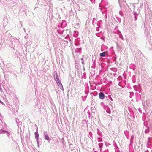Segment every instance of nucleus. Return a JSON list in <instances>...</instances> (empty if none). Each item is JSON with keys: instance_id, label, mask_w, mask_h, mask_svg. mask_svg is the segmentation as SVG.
<instances>
[{"instance_id": "6", "label": "nucleus", "mask_w": 152, "mask_h": 152, "mask_svg": "<svg viewBox=\"0 0 152 152\" xmlns=\"http://www.w3.org/2000/svg\"><path fill=\"white\" fill-rule=\"evenodd\" d=\"M0 102H1V103L3 104V103L1 102V101H0Z\"/></svg>"}, {"instance_id": "3", "label": "nucleus", "mask_w": 152, "mask_h": 152, "mask_svg": "<svg viewBox=\"0 0 152 152\" xmlns=\"http://www.w3.org/2000/svg\"><path fill=\"white\" fill-rule=\"evenodd\" d=\"M105 52H103L101 53L100 54V56L101 57H104L105 56Z\"/></svg>"}, {"instance_id": "2", "label": "nucleus", "mask_w": 152, "mask_h": 152, "mask_svg": "<svg viewBox=\"0 0 152 152\" xmlns=\"http://www.w3.org/2000/svg\"><path fill=\"white\" fill-rule=\"evenodd\" d=\"M44 138L45 139L48 140V141H49L50 140V139L49 136L47 135H45V136L44 137Z\"/></svg>"}, {"instance_id": "4", "label": "nucleus", "mask_w": 152, "mask_h": 152, "mask_svg": "<svg viewBox=\"0 0 152 152\" xmlns=\"http://www.w3.org/2000/svg\"><path fill=\"white\" fill-rule=\"evenodd\" d=\"M56 81L57 83H58L59 84L61 83L60 81L58 79H57V80H56Z\"/></svg>"}, {"instance_id": "5", "label": "nucleus", "mask_w": 152, "mask_h": 152, "mask_svg": "<svg viewBox=\"0 0 152 152\" xmlns=\"http://www.w3.org/2000/svg\"><path fill=\"white\" fill-rule=\"evenodd\" d=\"M35 135L36 136H37V137H38V134L36 132L35 133Z\"/></svg>"}, {"instance_id": "1", "label": "nucleus", "mask_w": 152, "mask_h": 152, "mask_svg": "<svg viewBox=\"0 0 152 152\" xmlns=\"http://www.w3.org/2000/svg\"><path fill=\"white\" fill-rule=\"evenodd\" d=\"M99 97L101 99H103L104 98V95L102 92H100L99 94Z\"/></svg>"}]
</instances>
